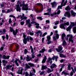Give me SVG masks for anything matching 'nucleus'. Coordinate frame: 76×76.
Wrapping results in <instances>:
<instances>
[{
    "mask_svg": "<svg viewBox=\"0 0 76 76\" xmlns=\"http://www.w3.org/2000/svg\"><path fill=\"white\" fill-rule=\"evenodd\" d=\"M58 32L57 31H56L54 33L55 36L53 37V39L55 43H57V39L59 38V35L57 34Z\"/></svg>",
    "mask_w": 76,
    "mask_h": 76,
    "instance_id": "obj_1",
    "label": "nucleus"
},
{
    "mask_svg": "<svg viewBox=\"0 0 76 76\" xmlns=\"http://www.w3.org/2000/svg\"><path fill=\"white\" fill-rule=\"evenodd\" d=\"M64 1H65V0H62V2H61V5H60L58 7L57 10H58L59 9H62V7H63V6H64L66 4L67 1L66 0L65 2Z\"/></svg>",
    "mask_w": 76,
    "mask_h": 76,
    "instance_id": "obj_2",
    "label": "nucleus"
},
{
    "mask_svg": "<svg viewBox=\"0 0 76 76\" xmlns=\"http://www.w3.org/2000/svg\"><path fill=\"white\" fill-rule=\"evenodd\" d=\"M21 1H18L17 3V4L15 5V8L17 12H20V7H19V5L18 4H21Z\"/></svg>",
    "mask_w": 76,
    "mask_h": 76,
    "instance_id": "obj_3",
    "label": "nucleus"
},
{
    "mask_svg": "<svg viewBox=\"0 0 76 76\" xmlns=\"http://www.w3.org/2000/svg\"><path fill=\"white\" fill-rule=\"evenodd\" d=\"M20 6H23L22 7L23 10H29V8H28V4H25V2L24 1H23L22 5L20 4Z\"/></svg>",
    "mask_w": 76,
    "mask_h": 76,
    "instance_id": "obj_4",
    "label": "nucleus"
},
{
    "mask_svg": "<svg viewBox=\"0 0 76 76\" xmlns=\"http://www.w3.org/2000/svg\"><path fill=\"white\" fill-rule=\"evenodd\" d=\"M69 41H70L72 42V43H73V36H72V35L71 34H68L66 35V40H68V39H69Z\"/></svg>",
    "mask_w": 76,
    "mask_h": 76,
    "instance_id": "obj_5",
    "label": "nucleus"
},
{
    "mask_svg": "<svg viewBox=\"0 0 76 76\" xmlns=\"http://www.w3.org/2000/svg\"><path fill=\"white\" fill-rule=\"evenodd\" d=\"M64 26H66H66H69V22H65L63 24H61L60 26V28H61V29H65V27H64Z\"/></svg>",
    "mask_w": 76,
    "mask_h": 76,
    "instance_id": "obj_6",
    "label": "nucleus"
},
{
    "mask_svg": "<svg viewBox=\"0 0 76 76\" xmlns=\"http://www.w3.org/2000/svg\"><path fill=\"white\" fill-rule=\"evenodd\" d=\"M14 61V59H12V62H13V63H15V64H16L17 66H19V64L18 62V61L19 63H20V64H21L22 63L21 62V61H20V60H19V59H16V60H15V61Z\"/></svg>",
    "mask_w": 76,
    "mask_h": 76,
    "instance_id": "obj_7",
    "label": "nucleus"
},
{
    "mask_svg": "<svg viewBox=\"0 0 76 76\" xmlns=\"http://www.w3.org/2000/svg\"><path fill=\"white\" fill-rule=\"evenodd\" d=\"M23 38H24L23 42L24 44H26L27 43V40L25 39L26 37V35H25V34H24V33L23 34Z\"/></svg>",
    "mask_w": 76,
    "mask_h": 76,
    "instance_id": "obj_8",
    "label": "nucleus"
},
{
    "mask_svg": "<svg viewBox=\"0 0 76 76\" xmlns=\"http://www.w3.org/2000/svg\"><path fill=\"white\" fill-rule=\"evenodd\" d=\"M31 24H34V23H35V25H36V28H39V24L35 21H32L31 23Z\"/></svg>",
    "mask_w": 76,
    "mask_h": 76,
    "instance_id": "obj_9",
    "label": "nucleus"
},
{
    "mask_svg": "<svg viewBox=\"0 0 76 76\" xmlns=\"http://www.w3.org/2000/svg\"><path fill=\"white\" fill-rule=\"evenodd\" d=\"M23 69H22V67L19 68L18 71L17 72V73L18 74H20L22 75V72H23Z\"/></svg>",
    "mask_w": 76,
    "mask_h": 76,
    "instance_id": "obj_10",
    "label": "nucleus"
},
{
    "mask_svg": "<svg viewBox=\"0 0 76 76\" xmlns=\"http://www.w3.org/2000/svg\"><path fill=\"white\" fill-rule=\"evenodd\" d=\"M36 34H37V36H39V34H40L39 36L40 37H42V32H41V31L39 30L37 31L36 33Z\"/></svg>",
    "mask_w": 76,
    "mask_h": 76,
    "instance_id": "obj_11",
    "label": "nucleus"
},
{
    "mask_svg": "<svg viewBox=\"0 0 76 76\" xmlns=\"http://www.w3.org/2000/svg\"><path fill=\"white\" fill-rule=\"evenodd\" d=\"M65 16H67L68 18L70 17V14L69 12H66L64 15Z\"/></svg>",
    "mask_w": 76,
    "mask_h": 76,
    "instance_id": "obj_12",
    "label": "nucleus"
},
{
    "mask_svg": "<svg viewBox=\"0 0 76 76\" xmlns=\"http://www.w3.org/2000/svg\"><path fill=\"white\" fill-rule=\"evenodd\" d=\"M47 38L48 41V42H47V43L48 44H50L51 42V41L50 40V39H51V37H50V36H47Z\"/></svg>",
    "mask_w": 76,
    "mask_h": 76,
    "instance_id": "obj_13",
    "label": "nucleus"
},
{
    "mask_svg": "<svg viewBox=\"0 0 76 76\" xmlns=\"http://www.w3.org/2000/svg\"><path fill=\"white\" fill-rule=\"evenodd\" d=\"M62 49H63V47L61 46H59L58 47V49H56V50L58 52H59L62 50Z\"/></svg>",
    "mask_w": 76,
    "mask_h": 76,
    "instance_id": "obj_14",
    "label": "nucleus"
},
{
    "mask_svg": "<svg viewBox=\"0 0 76 76\" xmlns=\"http://www.w3.org/2000/svg\"><path fill=\"white\" fill-rule=\"evenodd\" d=\"M2 64H3L4 66H6V64L8 63L7 61L6 60H3L2 61Z\"/></svg>",
    "mask_w": 76,
    "mask_h": 76,
    "instance_id": "obj_15",
    "label": "nucleus"
},
{
    "mask_svg": "<svg viewBox=\"0 0 76 76\" xmlns=\"http://www.w3.org/2000/svg\"><path fill=\"white\" fill-rule=\"evenodd\" d=\"M57 67V65L55 64H53L52 65L50 66L51 69H53V68H56Z\"/></svg>",
    "mask_w": 76,
    "mask_h": 76,
    "instance_id": "obj_16",
    "label": "nucleus"
},
{
    "mask_svg": "<svg viewBox=\"0 0 76 76\" xmlns=\"http://www.w3.org/2000/svg\"><path fill=\"white\" fill-rule=\"evenodd\" d=\"M18 30L17 29L15 30H15L13 31L12 32L14 35H16L18 34Z\"/></svg>",
    "mask_w": 76,
    "mask_h": 76,
    "instance_id": "obj_17",
    "label": "nucleus"
},
{
    "mask_svg": "<svg viewBox=\"0 0 76 76\" xmlns=\"http://www.w3.org/2000/svg\"><path fill=\"white\" fill-rule=\"evenodd\" d=\"M66 37V34L64 33H63V34H62L61 36V39H62V40H64V38Z\"/></svg>",
    "mask_w": 76,
    "mask_h": 76,
    "instance_id": "obj_18",
    "label": "nucleus"
},
{
    "mask_svg": "<svg viewBox=\"0 0 76 76\" xmlns=\"http://www.w3.org/2000/svg\"><path fill=\"white\" fill-rule=\"evenodd\" d=\"M47 69V67L46 66L42 65L41 68L42 70H45V69Z\"/></svg>",
    "mask_w": 76,
    "mask_h": 76,
    "instance_id": "obj_19",
    "label": "nucleus"
},
{
    "mask_svg": "<svg viewBox=\"0 0 76 76\" xmlns=\"http://www.w3.org/2000/svg\"><path fill=\"white\" fill-rule=\"evenodd\" d=\"M70 23H71V25L69 26H71L72 28L73 27V26H75V23L74 22H72L71 21L70 22Z\"/></svg>",
    "mask_w": 76,
    "mask_h": 76,
    "instance_id": "obj_20",
    "label": "nucleus"
},
{
    "mask_svg": "<svg viewBox=\"0 0 76 76\" xmlns=\"http://www.w3.org/2000/svg\"><path fill=\"white\" fill-rule=\"evenodd\" d=\"M71 13L72 14V16H73L74 17L75 16H76V13L74 12H73V10H71Z\"/></svg>",
    "mask_w": 76,
    "mask_h": 76,
    "instance_id": "obj_21",
    "label": "nucleus"
},
{
    "mask_svg": "<svg viewBox=\"0 0 76 76\" xmlns=\"http://www.w3.org/2000/svg\"><path fill=\"white\" fill-rule=\"evenodd\" d=\"M10 57V56H5V55H4L3 56V58H4V59H9Z\"/></svg>",
    "mask_w": 76,
    "mask_h": 76,
    "instance_id": "obj_22",
    "label": "nucleus"
},
{
    "mask_svg": "<svg viewBox=\"0 0 76 76\" xmlns=\"http://www.w3.org/2000/svg\"><path fill=\"white\" fill-rule=\"evenodd\" d=\"M58 57L57 56H53V57L52 58V60H55L56 59V61H57V59L58 58Z\"/></svg>",
    "mask_w": 76,
    "mask_h": 76,
    "instance_id": "obj_23",
    "label": "nucleus"
},
{
    "mask_svg": "<svg viewBox=\"0 0 76 76\" xmlns=\"http://www.w3.org/2000/svg\"><path fill=\"white\" fill-rule=\"evenodd\" d=\"M51 4L52 6L53 7H55V6H56V2L55 1L52 2V3H51Z\"/></svg>",
    "mask_w": 76,
    "mask_h": 76,
    "instance_id": "obj_24",
    "label": "nucleus"
},
{
    "mask_svg": "<svg viewBox=\"0 0 76 76\" xmlns=\"http://www.w3.org/2000/svg\"><path fill=\"white\" fill-rule=\"evenodd\" d=\"M25 15H24L23 14H22V16H21V15H18V16L17 17V19H19V18H20V19H21L22 18H23V16H24Z\"/></svg>",
    "mask_w": 76,
    "mask_h": 76,
    "instance_id": "obj_25",
    "label": "nucleus"
},
{
    "mask_svg": "<svg viewBox=\"0 0 76 76\" xmlns=\"http://www.w3.org/2000/svg\"><path fill=\"white\" fill-rule=\"evenodd\" d=\"M72 27L70 26H69L66 29L67 31H70V29H72Z\"/></svg>",
    "mask_w": 76,
    "mask_h": 76,
    "instance_id": "obj_26",
    "label": "nucleus"
},
{
    "mask_svg": "<svg viewBox=\"0 0 76 76\" xmlns=\"http://www.w3.org/2000/svg\"><path fill=\"white\" fill-rule=\"evenodd\" d=\"M30 21L31 20L29 19L26 20V24H27V25H28V24L31 23V22H30Z\"/></svg>",
    "mask_w": 76,
    "mask_h": 76,
    "instance_id": "obj_27",
    "label": "nucleus"
},
{
    "mask_svg": "<svg viewBox=\"0 0 76 76\" xmlns=\"http://www.w3.org/2000/svg\"><path fill=\"white\" fill-rule=\"evenodd\" d=\"M46 59L47 57H46V56H45L42 61V63H45Z\"/></svg>",
    "mask_w": 76,
    "mask_h": 76,
    "instance_id": "obj_28",
    "label": "nucleus"
},
{
    "mask_svg": "<svg viewBox=\"0 0 76 76\" xmlns=\"http://www.w3.org/2000/svg\"><path fill=\"white\" fill-rule=\"evenodd\" d=\"M48 62L50 63H52V59L50 58H49L48 59Z\"/></svg>",
    "mask_w": 76,
    "mask_h": 76,
    "instance_id": "obj_29",
    "label": "nucleus"
},
{
    "mask_svg": "<svg viewBox=\"0 0 76 76\" xmlns=\"http://www.w3.org/2000/svg\"><path fill=\"white\" fill-rule=\"evenodd\" d=\"M43 10V8L42 7L40 10H38L37 9H36V11L37 12H41Z\"/></svg>",
    "mask_w": 76,
    "mask_h": 76,
    "instance_id": "obj_30",
    "label": "nucleus"
},
{
    "mask_svg": "<svg viewBox=\"0 0 76 76\" xmlns=\"http://www.w3.org/2000/svg\"><path fill=\"white\" fill-rule=\"evenodd\" d=\"M7 67V69H9L10 68H11V67H12V65H7L6 66Z\"/></svg>",
    "mask_w": 76,
    "mask_h": 76,
    "instance_id": "obj_31",
    "label": "nucleus"
},
{
    "mask_svg": "<svg viewBox=\"0 0 76 76\" xmlns=\"http://www.w3.org/2000/svg\"><path fill=\"white\" fill-rule=\"evenodd\" d=\"M65 10H70L71 9V8L70 7H69V6H68L66 8H65Z\"/></svg>",
    "mask_w": 76,
    "mask_h": 76,
    "instance_id": "obj_32",
    "label": "nucleus"
},
{
    "mask_svg": "<svg viewBox=\"0 0 76 76\" xmlns=\"http://www.w3.org/2000/svg\"><path fill=\"white\" fill-rule=\"evenodd\" d=\"M60 57H63V58H65L66 57V56L63 54H59Z\"/></svg>",
    "mask_w": 76,
    "mask_h": 76,
    "instance_id": "obj_33",
    "label": "nucleus"
},
{
    "mask_svg": "<svg viewBox=\"0 0 76 76\" xmlns=\"http://www.w3.org/2000/svg\"><path fill=\"white\" fill-rule=\"evenodd\" d=\"M26 69H30V66L28 65V64H26Z\"/></svg>",
    "mask_w": 76,
    "mask_h": 76,
    "instance_id": "obj_34",
    "label": "nucleus"
},
{
    "mask_svg": "<svg viewBox=\"0 0 76 76\" xmlns=\"http://www.w3.org/2000/svg\"><path fill=\"white\" fill-rule=\"evenodd\" d=\"M30 37V36H27L26 37V38H25V39L27 41H28V42H29V41Z\"/></svg>",
    "mask_w": 76,
    "mask_h": 76,
    "instance_id": "obj_35",
    "label": "nucleus"
},
{
    "mask_svg": "<svg viewBox=\"0 0 76 76\" xmlns=\"http://www.w3.org/2000/svg\"><path fill=\"white\" fill-rule=\"evenodd\" d=\"M45 51V49H42L41 50L39 51V53H44V51Z\"/></svg>",
    "mask_w": 76,
    "mask_h": 76,
    "instance_id": "obj_36",
    "label": "nucleus"
},
{
    "mask_svg": "<svg viewBox=\"0 0 76 76\" xmlns=\"http://www.w3.org/2000/svg\"><path fill=\"white\" fill-rule=\"evenodd\" d=\"M73 31L74 34H75V33H76V27H73Z\"/></svg>",
    "mask_w": 76,
    "mask_h": 76,
    "instance_id": "obj_37",
    "label": "nucleus"
},
{
    "mask_svg": "<svg viewBox=\"0 0 76 76\" xmlns=\"http://www.w3.org/2000/svg\"><path fill=\"white\" fill-rule=\"evenodd\" d=\"M32 59V58L29 57H26V61H29L31 60Z\"/></svg>",
    "mask_w": 76,
    "mask_h": 76,
    "instance_id": "obj_38",
    "label": "nucleus"
},
{
    "mask_svg": "<svg viewBox=\"0 0 76 76\" xmlns=\"http://www.w3.org/2000/svg\"><path fill=\"white\" fill-rule=\"evenodd\" d=\"M61 75H68V74L67 72H64V71H63L62 72L61 74Z\"/></svg>",
    "mask_w": 76,
    "mask_h": 76,
    "instance_id": "obj_39",
    "label": "nucleus"
},
{
    "mask_svg": "<svg viewBox=\"0 0 76 76\" xmlns=\"http://www.w3.org/2000/svg\"><path fill=\"white\" fill-rule=\"evenodd\" d=\"M56 14H57V13L56 12H55L54 13H53V14H51L50 15V16H54L55 17H56L55 15H56Z\"/></svg>",
    "mask_w": 76,
    "mask_h": 76,
    "instance_id": "obj_40",
    "label": "nucleus"
},
{
    "mask_svg": "<svg viewBox=\"0 0 76 76\" xmlns=\"http://www.w3.org/2000/svg\"><path fill=\"white\" fill-rule=\"evenodd\" d=\"M10 32H12L14 31V30H13V28H12L11 27H10Z\"/></svg>",
    "mask_w": 76,
    "mask_h": 76,
    "instance_id": "obj_41",
    "label": "nucleus"
},
{
    "mask_svg": "<svg viewBox=\"0 0 76 76\" xmlns=\"http://www.w3.org/2000/svg\"><path fill=\"white\" fill-rule=\"evenodd\" d=\"M44 15H48V16H50V12H47L45 13L44 14Z\"/></svg>",
    "mask_w": 76,
    "mask_h": 76,
    "instance_id": "obj_42",
    "label": "nucleus"
},
{
    "mask_svg": "<svg viewBox=\"0 0 76 76\" xmlns=\"http://www.w3.org/2000/svg\"><path fill=\"white\" fill-rule=\"evenodd\" d=\"M71 67V65H70V64H69L68 65V69L69 70H71V68H70V67Z\"/></svg>",
    "mask_w": 76,
    "mask_h": 76,
    "instance_id": "obj_43",
    "label": "nucleus"
},
{
    "mask_svg": "<svg viewBox=\"0 0 76 76\" xmlns=\"http://www.w3.org/2000/svg\"><path fill=\"white\" fill-rule=\"evenodd\" d=\"M28 65H29L31 67H33L34 66V64H31V63H28Z\"/></svg>",
    "mask_w": 76,
    "mask_h": 76,
    "instance_id": "obj_44",
    "label": "nucleus"
},
{
    "mask_svg": "<svg viewBox=\"0 0 76 76\" xmlns=\"http://www.w3.org/2000/svg\"><path fill=\"white\" fill-rule=\"evenodd\" d=\"M30 48L31 50V53H33V52H34V49H33V48H32V47L31 46H30Z\"/></svg>",
    "mask_w": 76,
    "mask_h": 76,
    "instance_id": "obj_45",
    "label": "nucleus"
},
{
    "mask_svg": "<svg viewBox=\"0 0 76 76\" xmlns=\"http://www.w3.org/2000/svg\"><path fill=\"white\" fill-rule=\"evenodd\" d=\"M27 18H28L27 17L23 16L22 17V18H21V20H23V19H27Z\"/></svg>",
    "mask_w": 76,
    "mask_h": 76,
    "instance_id": "obj_46",
    "label": "nucleus"
},
{
    "mask_svg": "<svg viewBox=\"0 0 76 76\" xmlns=\"http://www.w3.org/2000/svg\"><path fill=\"white\" fill-rule=\"evenodd\" d=\"M63 41V44L64 45H66V41L64 40H64H62Z\"/></svg>",
    "mask_w": 76,
    "mask_h": 76,
    "instance_id": "obj_47",
    "label": "nucleus"
},
{
    "mask_svg": "<svg viewBox=\"0 0 76 76\" xmlns=\"http://www.w3.org/2000/svg\"><path fill=\"white\" fill-rule=\"evenodd\" d=\"M5 17H4L3 19H2V20H1V22H2V23H4V22H5V20H4V19H5Z\"/></svg>",
    "mask_w": 76,
    "mask_h": 76,
    "instance_id": "obj_48",
    "label": "nucleus"
},
{
    "mask_svg": "<svg viewBox=\"0 0 76 76\" xmlns=\"http://www.w3.org/2000/svg\"><path fill=\"white\" fill-rule=\"evenodd\" d=\"M47 33L46 32L44 33L42 35V37H45V35H47Z\"/></svg>",
    "mask_w": 76,
    "mask_h": 76,
    "instance_id": "obj_49",
    "label": "nucleus"
},
{
    "mask_svg": "<svg viewBox=\"0 0 76 76\" xmlns=\"http://www.w3.org/2000/svg\"><path fill=\"white\" fill-rule=\"evenodd\" d=\"M27 53H28V50H27L26 49H25L24 50V53L25 54H26Z\"/></svg>",
    "mask_w": 76,
    "mask_h": 76,
    "instance_id": "obj_50",
    "label": "nucleus"
},
{
    "mask_svg": "<svg viewBox=\"0 0 76 76\" xmlns=\"http://www.w3.org/2000/svg\"><path fill=\"white\" fill-rule=\"evenodd\" d=\"M9 22L10 24V23H11L12 22V20L11 19V18H10L9 19Z\"/></svg>",
    "mask_w": 76,
    "mask_h": 76,
    "instance_id": "obj_51",
    "label": "nucleus"
},
{
    "mask_svg": "<svg viewBox=\"0 0 76 76\" xmlns=\"http://www.w3.org/2000/svg\"><path fill=\"white\" fill-rule=\"evenodd\" d=\"M37 19H39V20H42V17H38L37 18Z\"/></svg>",
    "mask_w": 76,
    "mask_h": 76,
    "instance_id": "obj_52",
    "label": "nucleus"
},
{
    "mask_svg": "<svg viewBox=\"0 0 76 76\" xmlns=\"http://www.w3.org/2000/svg\"><path fill=\"white\" fill-rule=\"evenodd\" d=\"M48 11L49 13H51V8H50L49 9H48L47 10Z\"/></svg>",
    "mask_w": 76,
    "mask_h": 76,
    "instance_id": "obj_53",
    "label": "nucleus"
},
{
    "mask_svg": "<svg viewBox=\"0 0 76 76\" xmlns=\"http://www.w3.org/2000/svg\"><path fill=\"white\" fill-rule=\"evenodd\" d=\"M21 25H24V23H25V22L24 21H22L20 23Z\"/></svg>",
    "mask_w": 76,
    "mask_h": 76,
    "instance_id": "obj_54",
    "label": "nucleus"
},
{
    "mask_svg": "<svg viewBox=\"0 0 76 76\" xmlns=\"http://www.w3.org/2000/svg\"><path fill=\"white\" fill-rule=\"evenodd\" d=\"M25 74H26V76H28L29 75V74H28V72H26L25 73H24V75H25Z\"/></svg>",
    "mask_w": 76,
    "mask_h": 76,
    "instance_id": "obj_55",
    "label": "nucleus"
},
{
    "mask_svg": "<svg viewBox=\"0 0 76 76\" xmlns=\"http://www.w3.org/2000/svg\"><path fill=\"white\" fill-rule=\"evenodd\" d=\"M31 56L32 58H35V55H34V53H32L31 54Z\"/></svg>",
    "mask_w": 76,
    "mask_h": 76,
    "instance_id": "obj_56",
    "label": "nucleus"
},
{
    "mask_svg": "<svg viewBox=\"0 0 76 76\" xmlns=\"http://www.w3.org/2000/svg\"><path fill=\"white\" fill-rule=\"evenodd\" d=\"M71 68L72 70V72H73L74 73H75V71H74V69H73V67H71Z\"/></svg>",
    "mask_w": 76,
    "mask_h": 76,
    "instance_id": "obj_57",
    "label": "nucleus"
},
{
    "mask_svg": "<svg viewBox=\"0 0 76 76\" xmlns=\"http://www.w3.org/2000/svg\"><path fill=\"white\" fill-rule=\"evenodd\" d=\"M3 34H4L5 33H6V29H3Z\"/></svg>",
    "mask_w": 76,
    "mask_h": 76,
    "instance_id": "obj_58",
    "label": "nucleus"
},
{
    "mask_svg": "<svg viewBox=\"0 0 76 76\" xmlns=\"http://www.w3.org/2000/svg\"><path fill=\"white\" fill-rule=\"evenodd\" d=\"M28 24V26L29 27V28H30L31 26V23H29Z\"/></svg>",
    "mask_w": 76,
    "mask_h": 76,
    "instance_id": "obj_59",
    "label": "nucleus"
},
{
    "mask_svg": "<svg viewBox=\"0 0 76 76\" xmlns=\"http://www.w3.org/2000/svg\"><path fill=\"white\" fill-rule=\"evenodd\" d=\"M48 73H50V72H51V70L50 69H48Z\"/></svg>",
    "mask_w": 76,
    "mask_h": 76,
    "instance_id": "obj_60",
    "label": "nucleus"
},
{
    "mask_svg": "<svg viewBox=\"0 0 76 76\" xmlns=\"http://www.w3.org/2000/svg\"><path fill=\"white\" fill-rule=\"evenodd\" d=\"M6 38L7 39V40L9 39V35L7 34H6Z\"/></svg>",
    "mask_w": 76,
    "mask_h": 76,
    "instance_id": "obj_61",
    "label": "nucleus"
},
{
    "mask_svg": "<svg viewBox=\"0 0 76 76\" xmlns=\"http://www.w3.org/2000/svg\"><path fill=\"white\" fill-rule=\"evenodd\" d=\"M60 12H61L60 11V10H58L57 13V15H59L60 13Z\"/></svg>",
    "mask_w": 76,
    "mask_h": 76,
    "instance_id": "obj_62",
    "label": "nucleus"
},
{
    "mask_svg": "<svg viewBox=\"0 0 76 76\" xmlns=\"http://www.w3.org/2000/svg\"><path fill=\"white\" fill-rule=\"evenodd\" d=\"M44 72H41L40 73V75H43L44 73Z\"/></svg>",
    "mask_w": 76,
    "mask_h": 76,
    "instance_id": "obj_63",
    "label": "nucleus"
},
{
    "mask_svg": "<svg viewBox=\"0 0 76 76\" xmlns=\"http://www.w3.org/2000/svg\"><path fill=\"white\" fill-rule=\"evenodd\" d=\"M52 52V50H51V49H49L48 51V53H51Z\"/></svg>",
    "mask_w": 76,
    "mask_h": 76,
    "instance_id": "obj_64",
    "label": "nucleus"
}]
</instances>
